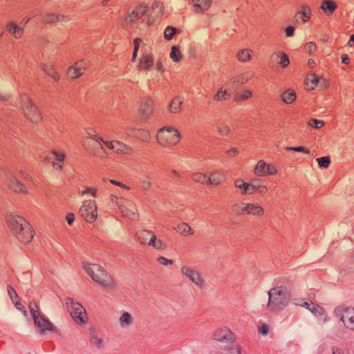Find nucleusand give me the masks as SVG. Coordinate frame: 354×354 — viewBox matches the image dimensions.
Instances as JSON below:
<instances>
[{"label": "nucleus", "mask_w": 354, "mask_h": 354, "mask_svg": "<svg viewBox=\"0 0 354 354\" xmlns=\"http://www.w3.org/2000/svg\"><path fill=\"white\" fill-rule=\"evenodd\" d=\"M134 318L133 315L128 312H123L118 318V323L121 328H127L133 324Z\"/></svg>", "instance_id": "412c9836"}, {"label": "nucleus", "mask_w": 354, "mask_h": 354, "mask_svg": "<svg viewBox=\"0 0 354 354\" xmlns=\"http://www.w3.org/2000/svg\"><path fill=\"white\" fill-rule=\"evenodd\" d=\"M66 304L68 311L77 324L83 325L87 323L88 317L82 304L75 301L71 298H67L66 299Z\"/></svg>", "instance_id": "423d86ee"}, {"label": "nucleus", "mask_w": 354, "mask_h": 354, "mask_svg": "<svg viewBox=\"0 0 354 354\" xmlns=\"http://www.w3.org/2000/svg\"><path fill=\"white\" fill-rule=\"evenodd\" d=\"M137 236L141 244L148 245V241H149L150 239L152 238V236H155V234L151 231L142 230L137 234Z\"/></svg>", "instance_id": "7c9ffc66"}, {"label": "nucleus", "mask_w": 354, "mask_h": 354, "mask_svg": "<svg viewBox=\"0 0 354 354\" xmlns=\"http://www.w3.org/2000/svg\"><path fill=\"white\" fill-rule=\"evenodd\" d=\"M174 229L183 236L192 235L194 230L186 223H182L174 227Z\"/></svg>", "instance_id": "bb28decb"}, {"label": "nucleus", "mask_w": 354, "mask_h": 354, "mask_svg": "<svg viewBox=\"0 0 354 354\" xmlns=\"http://www.w3.org/2000/svg\"><path fill=\"white\" fill-rule=\"evenodd\" d=\"M59 20V17L56 14H46L41 19L43 22L47 24L55 23Z\"/></svg>", "instance_id": "49530a36"}, {"label": "nucleus", "mask_w": 354, "mask_h": 354, "mask_svg": "<svg viewBox=\"0 0 354 354\" xmlns=\"http://www.w3.org/2000/svg\"><path fill=\"white\" fill-rule=\"evenodd\" d=\"M134 49L132 55V61L134 62L137 57L138 51L139 49L140 44L142 43V40L140 38H136L134 41Z\"/></svg>", "instance_id": "6e6d98bb"}, {"label": "nucleus", "mask_w": 354, "mask_h": 354, "mask_svg": "<svg viewBox=\"0 0 354 354\" xmlns=\"http://www.w3.org/2000/svg\"><path fill=\"white\" fill-rule=\"evenodd\" d=\"M230 93L228 92L227 89H223V87L220 88L216 93L213 96V100L214 101H224L227 100L230 97Z\"/></svg>", "instance_id": "72a5a7b5"}, {"label": "nucleus", "mask_w": 354, "mask_h": 354, "mask_svg": "<svg viewBox=\"0 0 354 354\" xmlns=\"http://www.w3.org/2000/svg\"><path fill=\"white\" fill-rule=\"evenodd\" d=\"M308 124L315 129H319L324 126V122L317 119H311L309 120Z\"/></svg>", "instance_id": "bf43d9fd"}, {"label": "nucleus", "mask_w": 354, "mask_h": 354, "mask_svg": "<svg viewBox=\"0 0 354 354\" xmlns=\"http://www.w3.org/2000/svg\"><path fill=\"white\" fill-rule=\"evenodd\" d=\"M244 215L252 214L254 216H261L264 213L263 207L257 203H245L243 206Z\"/></svg>", "instance_id": "aec40b11"}, {"label": "nucleus", "mask_w": 354, "mask_h": 354, "mask_svg": "<svg viewBox=\"0 0 354 354\" xmlns=\"http://www.w3.org/2000/svg\"><path fill=\"white\" fill-rule=\"evenodd\" d=\"M230 129L228 126L222 124L218 127V132L221 135H228Z\"/></svg>", "instance_id": "69168bd1"}, {"label": "nucleus", "mask_w": 354, "mask_h": 354, "mask_svg": "<svg viewBox=\"0 0 354 354\" xmlns=\"http://www.w3.org/2000/svg\"><path fill=\"white\" fill-rule=\"evenodd\" d=\"M158 262L160 264L167 266V265H171L173 263V261L171 259H168L164 257H160L157 259Z\"/></svg>", "instance_id": "0e129e2a"}, {"label": "nucleus", "mask_w": 354, "mask_h": 354, "mask_svg": "<svg viewBox=\"0 0 354 354\" xmlns=\"http://www.w3.org/2000/svg\"><path fill=\"white\" fill-rule=\"evenodd\" d=\"M122 213L130 220H138V213L134 203L131 201L126 200L120 207Z\"/></svg>", "instance_id": "dca6fc26"}, {"label": "nucleus", "mask_w": 354, "mask_h": 354, "mask_svg": "<svg viewBox=\"0 0 354 354\" xmlns=\"http://www.w3.org/2000/svg\"><path fill=\"white\" fill-rule=\"evenodd\" d=\"M7 290L11 300L12 301V302H14L15 299L17 297V292L11 286H8Z\"/></svg>", "instance_id": "e2e57ef3"}, {"label": "nucleus", "mask_w": 354, "mask_h": 354, "mask_svg": "<svg viewBox=\"0 0 354 354\" xmlns=\"http://www.w3.org/2000/svg\"><path fill=\"white\" fill-rule=\"evenodd\" d=\"M254 174L259 176L274 175L277 173V167L272 164H266L264 160H259L254 169Z\"/></svg>", "instance_id": "ddd939ff"}, {"label": "nucleus", "mask_w": 354, "mask_h": 354, "mask_svg": "<svg viewBox=\"0 0 354 354\" xmlns=\"http://www.w3.org/2000/svg\"><path fill=\"white\" fill-rule=\"evenodd\" d=\"M316 44L313 41L306 43L304 46L305 51L310 54L314 53L316 50Z\"/></svg>", "instance_id": "052dcab7"}, {"label": "nucleus", "mask_w": 354, "mask_h": 354, "mask_svg": "<svg viewBox=\"0 0 354 354\" xmlns=\"http://www.w3.org/2000/svg\"><path fill=\"white\" fill-rule=\"evenodd\" d=\"M90 342L97 348H102L104 346L103 339L97 335H93L91 337Z\"/></svg>", "instance_id": "79ce46f5"}, {"label": "nucleus", "mask_w": 354, "mask_h": 354, "mask_svg": "<svg viewBox=\"0 0 354 354\" xmlns=\"http://www.w3.org/2000/svg\"><path fill=\"white\" fill-rule=\"evenodd\" d=\"M65 158V154L62 152H59L57 151H53L52 152H49L46 156L45 157V160L47 162H50L53 160L52 165L57 169H62V165L60 163H55L53 160H57L58 162H63Z\"/></svg>", "instance_id": "6ab92c4d"}, {"label": "nucleus", "mask_w": 354, "mask_h": 354, "mask_svg": "<svg viewBox=\"0 0 354 354\" xmlns=\"http://www.w3.org/2000/svg\"><path fill=\"white\" fill-rule=\"evenodd\" d=\"M290 297V295L286 288H272L268 292L267 308L271 311L280 310L288 304Z\"/></svg>", "instance_id": "20e7f679"}, {"label": "nucleus", "mask_w": 354, "mask_h": 354, "mask_svg": "<svg viewBox=\"0 0 354 354\" xmlns=\"http://www.w3.org/2000/svg\"><path fill=\"white\" fill-rule=\"evenodd\" d=\"M89 63L86 60H79L70 66L68 70V75L71 78H77L84 74L88 68Z\"/></svg>", "instance_id": "4468645a"}, {"label": "nucleus", "mask_w": 354, "mask_h": 354, "mask_svg": "<svg viewBox=\"0 0 354 354\" xmlns=\"http://www.w3.org/2000/svg\"><path fill=\"white\" fill-rule=\"evenodd\" d=\"M7 223L12 234L20 242L27 243L32 239L33 233L30 225L24 218L19 215H9Z\"/></svg>", "instance_id": "f257e3e1"}, {"label": "nucleus", "mask_w": 354, "mask_h": 354, "mask_svg": "<svg viewBox=\"0 0 354 354\" xmlns=\"http://www.w3.org/2000/svg\"><path fill=\"white\" fill-rule=\"evenodd\" d=\"M80 213L86 222H94L97 216L95 202L92 200L85 201L80 208Z\"/></svg>", "instance_id": "1a4fd4ad"}, {"label": "nucleus", "mask_w": 354, "mask_h": 354, "mask_svg": "<svg viewBox=\"0 0 354 354\" xmlns=\"http://www.w3.org/2000/svg\"><path fill=\"white\" fill-rule=\"evenodd\" d=\"M183 104V100L178 97H174L169 106V110L170 113H177L181 110V105Z\"/></svg>", "instance_id": "473e14b6"}, {"label": "nucleus", "mask_w": 354, "mask_h": 354, "mask_svg": "<svg viewBox=\"0 0 354 354\" xmlns=\"http://www.w3.org/2000/svg\"><path fill=\"white\" fill-rule=\"evenodd\" d=\"M212 339L221 343V354H241L240 346L235 342L233 333L227 327L216 329Z\"/></svg>", "instance_id": "f03ea898"}, {"label": "nucleus", "mask_w": 354, "mask_h": 354, "mask_svg": "<svg viewBox=\"0 0 354 354\" xmlns=\"http://www.w3.org/2000/svg\"><path fill=\"white\" fill-rule=\"evenodd\" d=\"M282 51H278L272 53L268 61V66L273 68L276 64H279V60L281 57Z\"/></svg>", "instance_id": "58836bf2"}, {"label": "nucleus", "mask_w": 354, "mask_h": 354, "mask_svg": "<svg viewBox=\"0 0 354 354\" xmlns=\"http://www.w3.org/2000/svg\"><path fill=\"white\" fill-rule=\"evenodd\" d=\"M148 245L152 246L157 250H165L167 248V244L160 239H157L156 236H152V238L148 241Z\"/></svg>", "instance_id": "c756f323"}, {"label": "nucleus", "mask_w": 354, "mask_h": 354, "mask_svg": "<svg viewBox=\"0 0 354 354\" xmlns=\"http://www.w3.org/2000/svg\"><path fill=\"white\" fill-rule=\"evenodd\" d=\"M180 273L194 283L196 286L202 287L203 286L204 281L201 277V274L191 267L188 266H182Z\"/></svg>", "instance_id": "f8f14e48"}, {"label": "nucleus", "mask_w": 354, "mask_h": 354, "mask_svg": "<svg viewBox=\"0 0 354 354\" xmlns=\"http://www.w3.org/2000/svg\"><path fill=\"white\" fill-rule=\"evenodd\" d=\"M245 205V203H235L231 206V209L232 212L235 213H239L241 214L244 215V211L242 210L243 209V206Z\"/></svg>", "instance_id": "5fc2aeb1"}, {"label": "nucleus", "mask_w": 354, "mask_h": 354, "mask_svg": "<svg viewBox=\"0 0 354 354\" xmlns=\"http://www.w3.org/2000/svg\"><path fill=\"white\" fill-rule=\"evenodd\" d=\"M169 57L174 62H179L183 57V55L179 47L176 46H172L169 54Z\"/></svg>", "instance_id": "e433bc0d"}, {"label": "nucleus", "mask_w": 354, "mask_h": 354, "mask_svg": "<svg viewBox=\"0 0 354 354\" xmlns=\"http://www.w3.org/2000/svg\"><path fill=\"white\" fill-rule=\"evenodd\" d=\"M20 103L24 111L25 115L33 123H37L41 120L40 113L26 95H22L20 97Z\"/></svg>", "instance_id": "6e6552de"}, {"label": "nucleus", "mask_w": 354, "mask_h": 354, "mask_svg": "<svg viewBox=\"0 0 354 354\" xmlns=\"http://www.w3.org/2000/svg\"><path fill=\"white\" fill-rule=\"evenodd\" d=\"M163 4L161 2L156 1L153 3L152 10L156 16H161L163 13Z\"/></svg>", "instance_id": "8fccbe9b"}, {"label": "nucleus", "mask_w": 354, "mask_h": 354, "mask_svg": "<svg viewBox=\"0 0 354 354\" xmlns=\"http://www.w3.org/2000/svg\"><path fill=\"white\" fill-rule=\"evenodd\" d=\"M86 194H90L92 196L96 197L97 196V189L95 188H86L84 191H82V195H84Z\"/></svg>", "instance_id": "338daca9"}, {"label": "nucleus", "mask_w": 354, "mask_h": 354, "mask_svg": "<svg viewBox=\"0 0 354 354\" xmlns=\"http://www.w3.org/2000/svg\"><path fill=\"white\" fill-rule=\"evenodd\" d=\"M302 306L308 308L311 313H313L315 315H322L324 313V310L322 307L311 301H305Z\"/></svg>", "instance_id": "c85d7f7f"}, {"label": "nucleus", "mask_w": 354, "mask_h": 354, "mask_svg": "<svg viewBox=\"0 0 354 354\" xmlns=\"http://www.w3.org/2000/svg\"><path fill=\"white\" fill-rule=\"evenodd\" d=\"M148 12V6L146 4H140L135 8L131 14L127 16L124 19V23L129 24L133 23L137 19L142 17Z\"/></svg>", "instance_id": "f3484780"}, {"label": "nucleus", "mask_w": 354, "mask_h": 354, "mask_svg": "<svg viewBox=\"0 0 354 354\" xmlns=\"http://www.w3.org/2000/svg\"><path fill=\"white\" fill-rule=\"evenodd\" d=\"M260 180L259 179H254L250 183H248V194H252L254 192H257Z\"/></svg>", "instance_id": "3c124183"}, {"label": "nucleus", "mask_w": 354, "mask_h": 354, "mask_svg": "<svg viewBox=\"0 0 354 354\" xmlns=\"http://www.w3.org/2000/svg\"><path fill=\"white\" fill-rule=\"evenodd\" d=\"M337 8V4L332 0H324L320 6V8L326 16H330L333 15Z\"/></svg>", "instance_id": "5701e85b"}, {"label": "nucleus", "mask_w": 354, "mask_h": 354, "mask_svg": "<svg viewBox=\"0 0 354 354\" xmlns=\"http://www.w3.org/2000/svg\"><path fill=\"white\" fill-rule=\"evenodd\" d=\"M318 82V77L315 74L308 75L305 80L306 84L312 89L317 86Z\"/></svg>", "instance_id": "a19ab883"}, {"label": "nucleus", "mask_w": 354, "mask_h": 354, "mask_svg": "<svg viewBox=\"0 0 354 354\" xmlns=\"http://www.w3.org/2000/svg\"><path fill=\"white\" fill-rule=\"evenodd\" d=\"M142 140L147 142L150 138V133L147 131L140 130L137 135Z\"/></svg>", "instance_id": "680f3d73"}, {"label": "nucleus", "mask_w": 354, "mask_h": 354, "mask_svg": "<svg viewBox=\"0 0 354 354\" xmlns=\"http://www.w3.org/2000/svg\"><path fill=\"white\" fill-rule=\"evenodd\" d=\"M289 63L290 61L288 55L285 53L282 52L281 57V59L279 60V64H281V67L283 68H285L288 66Z\"/></svg>", "instance_id": "4d7b16f0"}, {"label": "nucleus", "mask_w": 354, "mask_h": 354, "mask_svg": "<svg viewBox=\"0 0 354 354\" xmlns=\"http://www.w3.org/2000/svg\"><path fill=\"white\" fill-rule=\"evenodd\" d=\"M192 179L196 183L207 185V176L202 173L194 174Z\"/></svg>", "instance_id": "a18cd8bd"}, {"label": "nucleus", "mask_w": 354, "mask_h": 354, "mask_svg": "<svg viewBox=\"0 0 354 354\" xmlns=\"http://www.w3.org/2000/svg\"><path fill=\"white\" fill-rule=\"evenodd\" d=\"M94 155L96 156L102 158L104 154L106 153L105 150L104 149L102 145L100 147H98L97 149H95L93 152Z\"/></svg>", "instance_id": "774afa93"}, {"label": "nucleus", "mask_w": 354, "mask_h": 354, "mask_svg": "<svg viewBox=\"0 0 354 354\" xmlns=\"http://www.w3.org/2000/svg\"><path fill=\"white\" fill-rule=\"evenodd\" d=\"M236 187L240 189L242 195L248 194V183H245L242 179H237L234 181Z\"/></svg>", "instance_id": "4c0bfd02"}, {"label": "nucleus", "mask_w": 354, "mask_h": 354, "mask_svg": "<svg viewBox=\"0 0 354 354\" xmlns=\"http://www.w3.org/2000/svg\"><path fill=\"white\" fill-rule=\"evenodd\" d=\"M223 179V175L219 172L212 173L207 176V185H218Z\"/></svg>", "instance_id": "2f4dec72"}, {"label": "nucleus", "mask_w": 354, "mask_h": 354, "mask_svg": "<svg viewBox=\"0 0 354 354\" xmlns=\"http://www.w3.org/2000/svg\"><path fill=\"white\" fill-rule=\"evenodd\" d=\"M101 142H105L100 137H97L94 139H85L84 141V145L88 150H91L92 152L94 151L95 149L100 147L102 146Z\"/></svg>", "instance_id": "b1692460"}, {"label": "nucleus", "mask_w": 354, "mask_h": 354, "mask_svg": "<svg viewBox=\"0 0 354 354\" xmlns=\"http://www.w3.org/2000/svg\"><path fill=\"white\" fill-rule=\"evenodd\" d=\"M33 320L35 326L41 335L44 334L46 331H53L55 329L53 324L42 313L35 317Z\"/></svg>", "instance_id": "2eb2a0df"}, {"label": "nucleus", "mask_w": 354, "mask_h": 354, "mask_svg": "<svg viewBox=\"0 0 354 354\" xmlns=\"http://www.w3.org/2000/svg\"><path fill=\"white\" fill-rule=\"evenodd\" d=\"M252 96V93L250 90H245L242 93H239L235 95L234 100L238 102H241L245 100L250 98Z\"/></svg>", "instance_id": "c03bdc74"}, {"label": "nucleus", "mask_w": 354, "mask_h": 354, "mask_svg": "<svg viewBox=\"0 0 354 354\" xmlns=\"http://www.w3.org/2000/svg\"><path fill=\"white\" fill-rule=\"evenodd\" d=\"M83 268L86 272L96 283L111 289L115 287V283L111 277L100 265L84 263Z\"/></svg>", "instance_id": "7ed1b4c3"}, {"label": "nucleus", "mask_w": 354, "mask_h": 354, "mask_svg": "<svg viewBox=\"0 0 354 354\" xmlns=\"http://www.w3.org/2000/svg\"><path fill=\"white\" fill-rule=\"evenodd\" d=\"M42 70L46 74L51 77L55 82L59 81V76L57 73L55 71L53 66L51 64H44L42 65Z\"/></svg>", "instance_id": "f704fd0d"}, {"label": "nucleus", "mask_w": 354, "mask_h": 354, "mask_svg": "<svg viewBox=\"0 0 354 354\" xmlns=\"http://www.w3.org/2000/svg\"><path fill=\"white\" fill-rule=\"evenodd\" d=\"M251 58V51L248 49H243L238 52L237 59L241 62H246Z\"/></svg>", "instance_id": "37998d69"}, {"label": "nucleus", "mask_w": 354, "mask_h": 354, "mask_svg": "<svg viewBox=\"0 0 354 354\" xmlns=\"http://www.w3.org/2000/svg\"><path fill=\"white\" fill-rule=\"evenodd\" d=\"M253 75V72L248 71L239 75L234 76L231 79V82L232 84H236V86L243 85L251 80Z\"/></svg>", "instance_id": "4be33fe9"}, {"label": "nucleus", "mask_w": 354, "mask_h": 354, "mask_svg": "<svg viewBox=\"0 0 354 354\" xmlns=\"http://www.w3.org/2000/svg\"><path fill=\"white\" fill-rule=\"evenodd\" d=\"M302 11L298 12L296 14V17H304L306 19H303V24H304L306 21L309 20L311 15L310 8L307 6H304L302 7Z\"/></svg>", "instance_id": "ea45409f"}, {"label": "nucleus", "mask_w": 354, "mask_h": 354, "mask_svg": "<svg viewBox=\"0 0 354 354\" xmlns=\"http://www.w3.org/2000/svg\"><path fill=\"white\" fill-rule=\"evenodd\" d=\"M29 308L33 319L41 313L39 310L38 306L35 301H30L29 303Z\"/></svg>", "instance_id": "603ef678"}, {"label": "nucleus", "mask_w": 354, "mask_h": 354, "mask_svg": "<svg viewBox=\"0 0 354 354\" xmlns=\"http://www.w3.org/2000/svg\"><path fill=\"white\" fill-rule=\"evenodd\" d=\"M194 11L201 12L209 8L212 0H192Z\"/></svg>", "instance_id": "a878e982"}, {"label": "nucleus", "mask_w": 354, "mask_h": 354, "mask_svg": "<svg viewBox=\"0 0 354 354\" xmlns=\"http://www.w3.org/2000/svg\"><path fill=\"white\" fill-rule=\"evenodd\" d=\"M151 182H152V178L150 177L149 176H143L140 178L141 186L145 190H147L151 188Z\"/></svg>", "instance_id": "de8ad7c7"}, {"label": "nucleus", "mask_w": 354, "mask_h": 354, "mask_svg": "<svg viewBox=\"0 0 354 354\" xmlns=\"http://www.w3.org/2000/svg\"><path fill=\"white\" fill-rule=\"evenodd\" d=\"M177 29L172 26H167L164 32V37L167 40H171L176 34Z\"/></svg>", "instance_id": "09e8293b"}, {"label": "nucleus", "mask_w": 354, "mask_h": 354, "mask_svg": "<svg viewBox=\"0 0 354 354\" xmlns=\"http://www.w3.org/2000/svg\"><path fill=\"white\" fill-rule=\"evenodd\" d=\"M335 315L342 322L345 327L354 330V308L338 306L334 310Z\"/></svg>", "instance_id": "0eeeda50"}, {"label": "nucleus", "mask_w": 354, "mask_h": 354, "mask_svg": "<svg viewBox=\"0 0 354 354\" xmlns=\"http://www.w3.org/2000/svg\"><path fill=\"white\" fill-rule=\"evenodd\" d=\"M156 138L160 145L170 147L179 142L180 134L175 128L165 127L158 131Z\"/></svg>", "instance_id": "39448f33"}, {"label": "nucleus", "mask_w": 354, "mask_h": 354, "mask_svg": "<svg viewBox=\"0 0 354 354\" xmlns=\"http://www.w3.org/2000/svg\"><path fill=\"white\" fill-rule=\"evenodd\" d=\"M7 31L15 38H20L24 33L23 29L15 23L10 22L6 26Z\"/></svg>", "instance_id": "393cba45"}, {"label": "nucleus", "mask_w": 354, "mask_h": 354, "mask_svg": "<svg viewBox=\"0 0 354 354\" xmlns=\"http://www.w3.org/2000/svg\"><path fill=\"white\" fill-rule=\"evenodd\" d=\"M281 100L286 104L292 103L296 99L295 93L290 89H288L281 94Z\"/></svg>", "instance_id": "c9c22d12"}, {"label": "nucleus", "mask_w": 354, "mask_h": 354, "mask_svg": "<svg viewBox=\"0 0 354 354\" xmlns=\"http://www.w3.org/2000/svg\"><path fill=\"white\" fill-rule=\"evenodd\" d=\"M286 151H297V152H301V153H304L306 154L309 153V150L308 149L305 148L304 147H286Z\"/></svg>", "instance_id": "13d9d810"}, {"label": "nucleus", "mask_w": 354, "mask_h": 354, "mask_svg": "<svg viewBox=\"0 0 354 354\" xmlns=\"http://www.w3.org/2000/svg\"><path fill=\"white\" fill-rule=\"evenodd\" d=\"M28 173L21 170L16 176H12L8 183V187L17 193H26V186L20 182V179H28Z\"/></svg>", "instance_id": "9b49d317"}, {"label": "nucleus", "mask_w": 354, "mask_h": 354, "mask_svg": "<svg viewBox=\"0 0 354 354\" xmlns=\"http://www.w3.org/2000/svg\"><path fill=\"white\" fill-rule=\"evenodd\" d=\"M154 101L151 98L143 99L140 105V113L142 119H147L153 113Z\"/></svg>", "instance_id": "a211bd4d"}, {"label": "nucleus", "mask_w": 354, "mask_h": 354, "mask_svg": "<svg viewBox=\"0 0 354 354\" xmlns=\"http://www.w3.org/2000/svg\"><path fill=\"white\" fill-rule=\"evenodd\" d=\"M153 64V58L149 55H142L140 60L138 68L140 70H147Z\"/></svg>", "instance_id": "cd10ccee"}, {"label": "nucleus", "mask_w": 354, "mask_h": 354, "mask_svg": "<svg viewBox=\"0 0 354 354\" xmlns=\"http://www.w3.org/2000/svg\"><path fill=\"white\" fill-rule=\"evenodd\" d=\"M318 162V165L320 167L328 168L330 163V160L328 156H324L322 158H317L316 160Z\"/></svg>", "instance_id": "864d4df0"}, {"label": "nucleus", "mask_w": 354, "mask_h": 354, "mask_svg": "<svg viewBox=\"0 0 354 354\" xmlns=\"http://www.w3.org/2000/svg\"><path fill=\"white\" fill-rule=\"evenodd\" d=\"M104 144L109 149L119 154L133 156L135 153L133 148L118 140L106 141Z\"/></svg>", "instance_id": "9d476101"}]
</instances>
